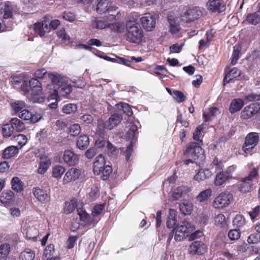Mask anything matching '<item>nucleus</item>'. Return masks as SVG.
Listing matches in <instances>:
<instances>
[{"instance_id":"nucleus-59","label":"nucleus","mask_w":260,"mask_h":260,"mask_svg":"<svg viewBox=\"0 0 260 260\" xmlns=\"http://www.w3.org/2000/svg\"><path fill=\"white\" fill-rule=\"evenodd\" d=\"M54 252V245L52 244L48 245L44 251L43 258L53 256Z\"/></svg>"},{"instance_id":"nucleus-46","label":"nucleus","mask_w":260,"mask_h":260,"mask_svg":"<svg viewBox=\"0 0 260 260\" xmlns=\"http://www.w3.org/2000/svg\"><path fill=\"white\" fill-rule=\"evenodd\" d=\"M77 110V106L74 104H68L64 105L62 107V112L67 114L74 113Z\"/></svg>"},{"instance_id":"nucleus-15","label":"nucleus","mask_w":260,"mask_h":260,"mask_svg":"<svg viewBox=\"0 0 260 260\" xmlns=\"http://www.w3.org/2000/svg\"><path fill=\"white\" fill-rule=\"evenodd\" d=\"M19 117L24 120H30L31 122L36 123L42 117V116L38 113H32L29 110L24 109L19 113Z\"/></svg>"},{"instance_id":"nucleus-36","label":"nucleus","mask_w":260,"mask_h":260,"mask_svg":"<svg viewBox=\"0 0 260 260\" xmlns=\"http://www.w3.org/2000/svg\"><path fill=\"white\" fill-rule=\"evenodd\" d=\"M214 223L216 226L220 228H225L228 225L227 220L222 214H219L215 217Z\"/></svg>"},{"instance_id":"nucleus-53","label":"nucleus","mask_w":260,"mask_h":260,"mask_svg":"<svg viewBox=\"0 0 260 260\" xmlns=\"http://www.w3.org/2000/svg\"><path fill=\"white\" fill-rule=\"evenodd\" d=\"M81 127L79 124L75 123L71 125L70 133L73 136H78L81 132Z\"/></svg>"},{"instance_id":"nucleus-58","label":"nucleus","mask_w":260,"mask_h":260,"mask_svg":"<svg viewBox=\"0 0 260 260\" xmlns=\"http://www.w3.org/2000/svg\"><path fill=\"white\" fill-rule=\"evenodd\" d=\"M129 130L127 132V137L129 139H133L136 133L138 131V127L136 124L130 123L128 125Z\"/></svg>"},{"instance_id":"nucleus-56","label":"nucleus","mask_w":260,"mask_h":260,"mask_svg":"<svg viewBox=\"0 0 260 260\" xmlns=\"http://www.w3.org/2000/svg\"><path fill=\"white\" fill-rule=\"evenodd\" d=\"M259 241L260 235L257 233L251 234L247 239L248 243L251 244L257 243Z\"/></svg>"},{"instance_id":"nucleus-40","label":"nucleus","mask_w":260,"mask_h":260,"mask_svg":"<svg viewBox=\"0 0 260 260\" xmlns=\"http://www.w3.org/2000/svg\"><path fill=\"white\" fill-rule=\"evenodd\" d=\"M13 110L16 112H20L26 107V104L22 101H16L11 103Z\"/></svg>"},{"instance_id":"nucleus-39","label":"nucleus","mask_w":260,"mask_h":260,"mask_svg":"<svg viewBox=\"0 0 260 260\" xmlns=\"http://www.w3.org/2000/svg\"><path fill=\"white\" fill-rule=\"evenodd\" d=\"M188 191V188L186 186H179L175 189L172 193V197L175 200H178L185 195Z\"/></svg>"},{"instance_id":"nucleus-9","label":"nucleus","mask_w":260,"mask_h":260,"mask_svg":"<svg viewBox=\"0 0 260 260\" xmlns=\"http://www.w3.org/2000/svg\"><path fill=\"white\" fill-rule=\"evenodd\" d=\"M29 86L31 91V98L34 102L41 103L44 101V96L42 94V88L41 83L36 79L32 78L29 80Z\"/></svg>"},{"instance_id":"nucleus-61","label":"nucleus","mask_w":260,"mask_h":260,"mask_svg":"<svg viewBox=\"0 0 260 260\" xmlns=\"http://www.w3.org/2000/svg\"><path fill=\"white\" fill-rule=\"evenodd\" d=\"M244 100L247 102H253L260 100V93H251L245 96Z\"/></svg>"},{"instance_id":"nucleus-31","label":"nucleus","mask_w":260,"mask_h":260,"mask_svg":"<svg viewBox=\"0 0 260 260\" xmlns=\"http://www.w3.org/2000/svg\"><path fill=\"white\" fill-rule=\"evenodd\" d=\"M62 159L64 162H76L79 161V156L72 151L67 150L64 151Z\"/></svg>"},{"instance_id":"nucleus-43","label":"nucleus","mask_w":260,"mask_h":260,"mask_svg":"<svg viewBox=\"0 0 260 260\" xmlns=\"http://www.w3.org/2000/svg\"><path fill=\"white\" fill-rule=\"evenodd\" d=\"M14 133L13 128L10 123L5 124L2 127V134L3 136L8 138L11 137Z\"/></svg>"},{"instance_id":"nucleus-26","label":"nucleus","mask_w":260,"mask_h":260,"mask_svg":"<svg viewBox=\"0 0 260 260\" xmlns=\"http://www.w3.org/2000/svg\"><path fill=\"white\" fill-rule=\"evenodd\" d=\"M244 104V101L242 99H236L232 100L229 107L230 113H234L240 111Z\"/></svg>"},{"instance_id":"nucleus-7","label":"nucleus","mask_w":260,"mask_h":260,"mask_svg":"<svg viewBox=\"0 0 260 260\" xmlns=\"http://www.w3.org/2000/svg\"><path fill=\"white\" fill-rule=\"evenodd\" d=\"M73 90L71 84H68V81L65 84L58 86V89H54L50 95V99H54L56 101L61 100L62 98H67Z\"/></svg>"},{"instance_id":"nucleus-42","label":"nucleus","mask_w":260,"mask_h":260,"mask_svg":"<svg viewBox=\"0 0 260 260\" xmlns=\"http://www.w3.org/2000/svg\"><path fill=\"white\" fill-rule=\"evenodd\" d=\"M13 8L12 5L9 2L6 3L4 8V19H8L11 18L13 15Z\"/></svg>"},{"instance_id":"nucleus-8","label":"nucleus","mask_w":260,"mask_h":260,"mask_svg":"<svg viewBox=\"0 0 260 260\" xmlns=\"http://www.w3.org/2000/svg\"><path fill=\"white\" fill-rule=\"evenodd\" d=\"M258 175L257 170L253 168L248 176L243 178L239 184V189L241 192H250L252 189V182Z\"/></svg>"},{"instance_id":"nucleus-6","label":"nucleus","mask_w":260,"mask_h":260,"mask_svg":"<svg viewBox=\"0 0 260 260\" xmlns=\"http://www.w3.org/2000/svg\"><path fill=\"white\" fill-rule=\"evenodd\" d=\"M187 251L191 256H202L208 251V246L202 241H194L189 245Z\"/></svg>"},{"instance_id":"nucleus-60","label":"nucleus","mask_w":260,"mask_h":260,"mask_svg":"<svg viewBox=\"0 0 260 260\" xmlns=\"http://www.w3.org/2000/svg\"><path fill=\"white\" fill-rule=\"evenodd\" d=\"M228 237L231 240H238L240 237V232L238 230H231L228 233Z\"/></svg>"},{"instance_id":"nucleus-22","label":"nucleus","mask_w":260,"mask_h":260,"mask_svg":"<svg viewBox=\"0 0 260 260\" xmlns=\"http://www.w3.org/2000/svg\"><path fill=\"white\" fill-rule=\"evenodd\" d=\"M82 207V204H78L77 199L76 198L72 199L70 201H67L64 204L63 212L66 214L72 213L77 207Z\"/></svg>"},{"instance_id":"nucleus-41","label":"nucleus","mask_w":260,"mask_h":260,"mask_svg":"<svg viewBox=\"0 0 260 260\" xmlns=\"http://www.w3.org/2000/svg\"><path fill=\"white\" fill-rule=\"evenodd\" d=\"M211 189H207L201 191L197 197V200L200 202H203L208 200L212 194Z\"/></svg>"},{"instance_id":"nucleus-25","label":"nucleus","mask_w":260,"mask_h":260,"mask_svg":"<svg viewBox=\"0 0 260 260\" xmlns=\"http://www.w3.org/2000/svg\"><path fill=\"white\" fill-rule=\"evenodd\" d=\"M241 75V71L236 68H234L227 73L223 79V85L230 83L233 79L237 78Z\"/></svg>"},{"instance_id":"nucleus-11","label":"nucleus","mask_w":260,"mask_h":260,"mask_svg":"<svg viewBox=\"0 0 260 260\" xmlns=\"http://www.w3.org/2000/svg\"><path fill=\"white\" fill-rule=\"evenodd\" d=\"M260 110V104L258 103H255L246 106L242 111L241 113V118L243 119H248Z\"/></svg>"},{"instance_id":"nucleus-12","label":"nucleus","mask_w":260,"mask_h":260,"mask_svg":"<svg viewBox=\"0 0 260 260\" xmlns=\"http://www.w3.org/2000/svg\"><path fill=\"white\" fill-rule=\"evenodd\" d=\"M202 14V11L197 8L190 9L181 15V19L183 22H190L198 19Z\"/></svg>"},{"instance_id":"nucleus-3","label":"nucleus","mask_w":260,"mask_h":260,"mask_svg":"<svg viewBox=\"0 0 260 260\" xmlns=\"http://www.w3.org/2000/svg\"><path fill=\"white\" fill-rule=\"evenodd\" d=\"M118 7L112 6L109 0H100L96 7V11L99 14L107 12L108 16L107 19H110L111 21H115L120 18L121 14L120 12H116Z\"/></svg>"},{"instance_id":"nucleus-19","label":"nucleus","mask_w":260,"mask_h":260,"mask_svg":"<svg viewBox=\"0 0 260 260\" xmlns=\"http://www.w3.org/2000/svg\"><path fill=\"white\" fill-rule=\"evenodd\" d=\"M48 77L53 84L58 86L62 85L63 83L65 84L68 80L66 77L56 72L48 73Z\"/></svg>"},{"instance_id":"nucleus-27","label":"nucleus","mask_w":260,"mask_h":260,"mask_svg":"<svg viewBox=\"0 0 260 260\" xmlns=\"http://www.w3.org/2000/svg\"><path fill=\"white\" fill-rule=\"evenodd\" d=\"M109 21H107L104 19H96L92 22V26L93 27L97 29H103L107 27H111V25H112V22L110 19H108Z\"/></svg>"},{"instance_id":"nucleus-32","label":"nucleus","mask_w":260,"mask_h":260,"mask_svg":"<svg viewBox=\"0 0 260 260\" xmlns=\"http://www.w3.org/2000/svg\"><path fill=\"white\" fill-rule=\"evenodd\" d=\"M78 214L83 225L88 224L90 222V216L82 207H77Z\"/></svg>"},{"instance_id":"nucleus-35","label":"nucleus","mask_w":260,"mask_h":260,"mask_svg":"<svg viewBox=\"0 0 260 260\" xmlns=\"http://www.w3.org/2000/svg\"><path fill=\"white\" fill-rule=\"evenodd\" d=\"M179 208L181 212L184 215L191 214L193 206L191 202L188 201H184L180 204Z\"/></svg>"},{"instance_id":"nucleus-49","label":"nucleus","mask_w":260,"mask_h":260,"mask_svg":"<svg viewBox=\"0 0 260 260\" xmlns=\"http://www.w3.org/2000/svg\"><path fill=\"white\" fill-rule=\"evenodd\" d=\"M118 105L119 109H121L128 116H131L133 115L132 109L128 104L125 103H121Z\"/></svg>"},{"instance_id":"nucleus-55","label":"nucleus","mask_w":260,"mask_h":260,"mask_svg":"<svg viewBox=\"0 0 260 260\" xmlns=\"http://www.w3.org/2000/svg\"><path fill=\"white\" fill-rule=\"evenodd\" d=\"M11 249V246L9 244L4 243L0 245V254L3 255L4 256H7Z\"/></svg>"},{"instance_id":"nucleus-48","label":"nucleus","mask_w":260,"mask_h":260,"mask_svg":"<svg viewBox=\"0 0 260 260\" xmlns=\"http://www.w3.org/2000/svg\"><path fill=\"white\" fill-rule=\"evenodd\" d=\"M204 236L202 231L198 230L194 232H192L188 234V241H194L195 240L199 239Z\"/></svg>"},{"instance_id":"nucleus-28","label":"nucleus","mask_w":260,"mask_h":260,"mask_svg":"<svg viewBox=\"0 0 260 260\" xmlns=\"http://www.w3.org/2000/svg\"><path fill=\"white\" fill-rule=\"evenodd\" d=\"M212 175V171L208 169H200L194 176V179L198 182H201L209 178Z\"/></svg>"},{"instance_id":"nucleus-24","label":"nucleus","mask_w":260,"mask_h":260,"mask_svg":"<svg viewBox=\"0 0 260 260\" xmlns=\"http://www.w3.org/2000/svg\"><path fill=\"white\" fill-rule=\"evenodd\" d=\"M169 31L173 35H178L180 31V26L177 18L168 17Z\"/></svg>"},{"instance_id":"nucleus-18","label":"nucleus","mask_w":260,"mask_h":260,"mask_svg":"<svg viewBox=\"0 0 260 260\" xmlns=\"http://www.w3.org/2000/svg\"><path fill=\"white\" fill-rule=\"evenodd\" d=\"M35 31L41 37L43 36L45 33L49 31V21L44 20L35 24Z\"/></svg>"},{"instance_id":"nucleus-13","label":"nucleus","mask_w":260,"mask_h":260,"mask_svg":"<svg viewBox=\"0 0 260 260\" xmlns=\"http://www.w3.org/2000/svg\"><path fill=\"white\" fill-rule=\"evenodd\" d=\"M105 164H96L93 167L94 174L99 175L102 174V178L103 180H107L112 172L111 166H105Z\"/></svg>"},{"instance_id":"nucleus-45","label":"nucleus","mask_w":260,"mask_h":260,"mask_svg":"<svg viewBox=\"0 0 260 260\" xmlns=\"http://www.w3.org/2000/svg\"><path fill=\"white\" fill-rule=\"evenodd\" d=\"M246 20L250 24L255 25L260 22V16L256 13L248 14Z\"/></svg>"},{"instance_id":"nucleus-57","label":"nucleus","mask_w":260,"mask_h":260,"mask_svg":"<svg viewBox=\"0 0 260 260\" xmlns=\"http://www.w3.org/2000/svg\"><path fill=\"white\" fill-rule=\"evenodd\" d=\"M82 122L86 124H92L94 121V117L91 114H85L80 117Z\"/></svg>"},{"instance_id":"nucleus-16","label":"nucleus","mask_w":260,"mask_h":260,"mask_svg":"<svg viewBox=\"0 0 260 260\" xmlns=\"http://www.w3.org/2000/svg\"><path fill=\"white\" fill-rule=\"evenodd\" d=\"M32 192L35 197L42 204H47L49 202L50 196L46 190L36 187L32 189Z\"/></svg>"},{"instance_id":"nucleus-23","label":"nucleus","mask_w":260,"mask_h":260,"mask_svg":"<svg viewBox=\"0 0 260 260\" xmlns=\"http://www.w3.org/2000/svg\"><path fill=\"white\" fill-rule=\"evenodd\" d=\"M14 193L12 190H6L2 193L0 197V201L4 205H10L14 202Z\"/></svg>"},{"instance_id":"nucleus-51","label":"nucleus","mask_w":260,"mask_h":260,"mask_svg":"<svg viewBox=\"0 0 260 260\" xmlns=\"http://www.w3.org/2000/svg\"><path fill=\"white\" fill-rule=\"evenodd\" d=\"M233 222L237 227H241L245 224V219L241 215H237L233 219Z\"/></svg>"},{"instance_id":"nucleus-64","label":"nucleus","mask_w":260,"mask_h":260,"mask_svg":"<svg viewBox=\"0 0 260 260\" xmlns=\"http://www.w3.org/2000/svg\"><path fill=\"white\" fill-rule=\"evenodd\" d=\"M38 235V231L35 228L29 229L27 233L26 236L29 239L36 240Z\"/></svg>"},{"instance_id":"nucleus-20","label":"nucleus","mask_w":260,"mask_h":260,"mask_svg":"<svg viewBox=\"0 0 260 260\" xmlns=\"http://www.w3.org/2000/svg\"><path fill=\"white\" fill-rule=\"evenodd\" d=\"M81 174V170L76 168H71L65 174L63 179V184L74 181L78 179Z\"/></svg>"},{"instance_id":"nucleus-4","label":"nucleus","mask_w":260,"mask_h":260,"mask_svg":"<svg viewBox=\"0 0 260 260\" xmlns=\"http://www.w3.org/2000/svg\"><path fill=\"white\" fill-rule=\"evenodd\" d=\"M194 230L195 226L191 222L184 220L181 224L176 225L174 228V240L176 242H181L188 237V234Z\"/></svg>"},{"instance_id":"nucleus-17","label":"nucleus","mask_w":260,"mask_h":260,"mask_svg":"<svg viewBox=\"0 0 260 260\" xmlns=\"http://www.w3.org/2000/svg\"><path fill=\"white\" fill-rule=\"evenodd\" d=\"M122 119V116L120 114L114 113L112 114L109 119L105 122L106 129L109 130L112 129L120 123ZM103 126H104V125Z\"/></svg>"},{"instance_id":"nucleus-63","label":"nucleus","mask_w":260,"mask_h":260,"mask_svg":"<svg viewBox=\"0 0 260 260\" xmlns=\"http://www.w3.org/2000/svg\"><path fill=\"white\" fill-rule=\"evenodd\" d=\"M104 209V206L102 204L95 205L92 211V215L94 217H97L100 215Z\"/></svg>"},{"instance_id":"nucleus-44","label":"nucleus","mask_w":260,"mask_h":260,"mask_svg":"<svg viewBox=\"0 0 260 260\" xmlns=\"http://www.w3.org/2000/svg\"><path fill=\"white\" fill-rule=\"evenodd\" d=\"M241 49V47L240 45L237 44L234 47V50L232 55V58L231 63L233 65H235L237 60L239 58V54Z\"/></svg>"},{"instance_id":"nucleus-52","label":"nucleus","mask_w":260,"mask_h":260,"mask_svg":"<svg viewBox=\"0 0 260 260\" xmlns=\"http://www.w3.org/2000/svg\"><path fill=\"white\" fill-rule=\"evenodd\" d=\"M218 109L216 107H212L209 109L208 113H204L203 116L207 121L210 119L211 117L215 115L218 112Z\"/></svg>"},{"instance_id":"nucleus-33","label":"nucleus","mask_w":260,"mask_h":260,"mask_svg":"<svg viewBox=\"0 0 260 260\" xmlns=\"http://www.w3.org/2000/svg\"><path fill=\"white\" fill-rule=\"evenodd\" d=\"M10 123L12 125L13 130L18 132H22L25 128L24 123L17 118H12Z\"/></svg>"},{"instance_id":"nucleus-2","label":"nucleus","mask_w":260,"mask_h":260,"mask_svg":"<svg viewBox=\"0 0 260 260\" xmlns=\"http://www.w3.org/2000/svg\"><path fill=\"white\" fill-rule=\"evenodd\" d=\"M138 16L136 13H131L128 17L125 25L128 40L133 43L140 41L143 37V30L138 21Z\"/></svg>"},{"instance_id":"nucleus-29","label":"nucleus","mask_w":260,"mask_h":260,"mask_svg":"<svg viewBox=\"0 0 260 260\" xmlns=\"http://www.w3.org/2000/svg\"><path fill=\"white\" fill-rule=\"evenodd\" d=\"M11 183L12 189L17 192H20L24 189V183L18 177H14Z\"/></svg>"},{"instance_id":"nucleus-47","label":"nucleus","mask_w":260,"mask_h":260,"mask_svg":"<svg viewBox=\"0 0 260 260\" xmlns=\"http://www.w3.org/2000/svg\"><path fill=\"white\" fill-rule=\"evenodd\" d=\"M13 140L20 146L19 148H21L22 146L25 145L27 142V138L25 136L22 134H19L14 137Z\"/></svg>"},{"instance_id":"nucleus-38","label":"nucleus","mask_w":260,"mask_h":260,"mask_svg":"<svg viewBox=\"0 0 260 260\" xmlns=\"http://www.w3.org/2000/svg\"><path fill=\"white\" fill-rule=\"evenodd\" d=\"M35 257V252L31 249L26 248L21 252L19 258L20 260H33Z\"/></svg>"},{"instance_id":"nucleus-14","label":"nucleus","mask_w":260,"mask_h":260,"mask_svg":"<svg viewBox=\"0 0 260 260\" xmlns=\"http://www.w3.org/2000/svg\"><path fill=\"white\" fill-rule=\"evenodd\" d=\"M140 20L143 27L147 31H152L155 27L156 17L154 15L146 14Z\"/></svg>"},{"instance_id":"nucleus-10","label":"nucleus","mask_w":260,"mask_h":260,"mask_svg":"<svg viewBox=\"0 0 260 260\" xmlns=\"http://www.w3.org/2000/svg\"><path fill=\"white\" fill-rule=\"evenodd\" d=\"M233 200V195L229 192H223L216 197L213 202L215 208L221 209L228 206Z\"/></svg>"},{"instance_id":"nucleus-1","label":"nucleus","mask_w":260,"mask_h":260,"mask_svg":"<svg viewBox=\"0 0 260 260\" xmlns=\"http://www.w3.org/2000/svg\"><path fill=\"white\" fill-rule=\"evenodd\" d=\"M203 129V125H200L193 133V139L196 142H191L186 146L184 151V154L186 157L200 161L204 160V151L201 147L203 144L202 139Z\"/></svg>"},{"instance_id":"nucleus-62","label":"nucleus","mask_w":260,"mask_h":260,"mask_svg":"<svg viewBox=\"0 0 260 260\" xmlns=\"http://www.w3.org/2000/svg\"><path fill=\"white\" fill-rule=\"evenodd\" d=\"M174 98L178 103H181L185 100V96L184 94L180 91L175 90L173 91Z\"/></svg>"},{"instance_id":"nucleus-37","label":"nucleus","mask_w":260,"mask_h":260,"mask_svg":"<svg viewBox=\"0 0 260 260\" xmlns=\"http://www.w3.org/2000/svg\"><path fill=\"white\" fill-rule=\"evenodd\" d=\"M19 148L14 146H11L6 148L3 152V157L5 159H9L18 153Z\"/></svg>"},{"instance_id":"nucleus-50","label":"nucleus","mask_w":260,"mask_h":260,"mask_svg":"<svg viewBox=\"0 0 260 260\" xmlns=\"http://www.w3.org/2000/svg\"><path fill=\"white\" fill-rule=\"evenodd\" d=\"M65 172L63 167L60 166H56L53 168L52 175L55 178H60Z\"/></svg>"},{"instance_id":"nucleus-5","label":"nucleus","mask_w":260,"mask_h":260,"mask_svg":"<svg viewBox=\"0 0 260 260\" xmlns=\"http://www.w3.org/2000/svg\"><path fill=\"white\" fill-rule=\"evenodd\" d=\"M259 141V137L258 133L255 132L248 133L245 138L242 150L247 154H251Z\"/></svg>"},{"instance_id":"nucleus-34","label":"nucleus","mask_w":260,"mask_h":260,"mask_svg":"<svg viewBox=\"0 0 260 260\" xmlns=\"http://www.w3.org/2000/svg\"><path fill=\"white\" fill-rule=\"evenodd\" d=\"M89 144V138L87 135H81L77 141L76 145L78 148L83 150L87 148Z\"/></svg>"},{"instance_id":"nucleus-21","label":"nucleus","mask_w":260,"mask_h":260,"mask_svg":"<svg viewBox=\"0 0 260 260\" xmlns=\"http://www.w3.org/2000/svg\"><path fill=\"white\" fill-rule=\"evenodd\" d=\"M206 7L209 11L212 12H222L224 10L221 0H208Z\"/></svg>"},{"instance_id":"nucleus-30","label":"nucleus","mask_w":260,"mask_h":260,"mask_svg":"<svg viewBox=\"0 0 260 260\" xmlns=\"http://www.w3.org/2000/svg\"><path fill=\"white\" fill-rule=\"evenodd\" d=\"M232 178V176L223 172L218 173L214 179V184L216 186H220Z\"/></svg>"},{"instance_id":"nucleus-54","label":"nucleus","mask_w":260,"mask_h":260,"mask_svg":"<svg viewBox=\"0 0 260 260\" xmlns=\"http://www.w3.org/2000/svg\"><path fill=\"white\" fill-rule=\"evenodd\" d=\"M107 143V148H108V152L110 155L114 156H116L119 153V149L116 148L114 145H113L110 142L108 141Z\"/></svg>"}]
</instances>
